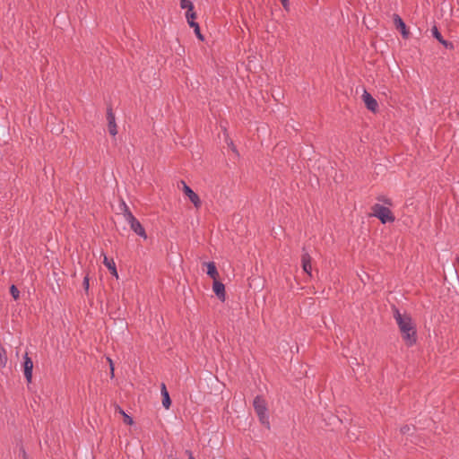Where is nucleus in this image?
<instances>
[{
  "mask_svg": "<svg viewBox=\"0 0 459 459\" xmlns=\"http://www.w3.org/2000/svg\"><path fill=\"white\" fill-rule=\"evenodd\" d=\"M431 32H432L433 37L436 39H437L438 42L441 43L446 48H449V49L454 48L453 43L444 39V38L442 37L441 33L439 32L438 29L436 26H434L431 29Z\"/></svg>",
  "mask_w": 459,
  "mask_h": 459,
  "instance_id": "nucleus-9",
  "label": "nucleus"
},
{
  "mask_svg": "<svg viewBox=\"0 0 459 459\" xmlns=\"http://www.w3.org/2000/svg\"><path fill=\"white\" fill-rule=\"evenodd\" d=\"M407 430H410V428H406V429H402V432H405V431H407Z\"/></svg>",
  "mask_w": 459,
  "mask_h": 459,
  "instance_id": "nucleus-26",
  "label": "nucleus"
},
{
  "mask_svg": "<svg viewBox=\"0 0 459 459\" xmlns=\"http://www.w3.org/2000/svg\"><path fill=\"white\" fill-rule=\"evenodd\" d=\"M394 318L399 325L403 340L408 345H412L416 342V330L411 316L395 310Z\"/></svg>",
  "mask_w": 459,
  "mask_h": 459,
  "instance_id": "nucleus-1",
  "label": "nucleus"
},
{
  "mask_svg": "<svg viewBox=\"0 0 459 459\" xmlns=\"http://www.w3.org/2000/svg\"><path fill=\"white\" fill-rule=\"evenodd\" d=\"M407 430H410V428H406V429H402V432H405V431H407Z\"/></svg>",
  "mask_w": 459,
  "mask_h": 459,
  "instance_id": "nucleus-28",
  "label": "nucleus"
},
{
  "mask_svg": "<svg viewBox=\"0 0 459 459\" xmlns=\"http://www.w3.org/2000/svg\"><path fill=\"white\" fill-rule=\"evenodd\" d=\"M254 408L259 417L261 423L268 427L269 418L267 414V405L265 401L260 396L255 397L254 400Z\"/></svg>",
  "mask_w": 459,
  "mask_h": 459,
  "instance_id": "nucleus-3",
  "label": "nucleus"
},
{
  "mask_svg": "<svg viewBox=\"0 0 459 459\" xmlns=\"http://www.w3.org/2000/svg\"><path fill=\"white\" fill-rule=\"evenodd\" d=\"M281 4L283 6V8L286 10V11H289L290 9V3H289V0H281Z\"/></svg>",
  "mask_w": 459,
  "mask_h": 459,
  "instance_id": "nucleus-22",
  "label": "nucleus"
},
{
  "mask_svg": "<svg viewBox=\"0 0 459 459\" xmlns=\"http://www.w3.org/2000/svg\"><path fill=\"white\" fill-rule=\"evenodd\" d=\"M160 393L162 395V405L168 410L170 407L171 401L165 384L161 385Z\"/></svg>",
  "mask_w": 459,
  "mask_h": 459,
  "instance_id": "nucleus-12",
  "label": "nucleus"
},
{
  "mask_svg": "<svg viewBox=\"0 0 459 459\" xmlns=\"http://www.w3.org/2000/svg\"><path fill=\"white\" fill-rule=\"evenodd\" d=\"M10 292H11V295L13 296V298L14 299H17L19 298V293L20 292H19L18 289L14 285L11 286Z\"/></svg>",
  "mask_w": 459,
  "mask_h": 459,
  "instance_id": "nucleus-20",
  "label": "nucleus"
},
{
  "mask_svg": "<svg viewBox=\"0 0 459 459\" xmlns=\"http://www.w3.org/2000/svg\"><path fill=\"white\" fill-rule=\"evenodd\" d=\"M212 290L216 294V296L221 300H225V287L224 284L219 281L218 280L213 281Z\"/></svg>",
  "mask_w": 459,
  "mask_h": 459,
  "instance_id": "nucleus-10",
  "label": "nucleus"
},
{
  "mask_svg": "<svg viewBox=\"0 0 459 459\" xmlns=\"http://www.w3.org/2000/svg\"><path fill=\"white\" fill-rule=\"evenodd\" d=\"M108 363H109L110 369H111L112 368H114L112 359H109V358H108Z\"/></svg>",
  "mask_w": 459,
  "mask_h": 459,
  "instance_id": "nucleus-24",
  "label": "nucleus"
},
{
  "mask_svg": "<svg viewBox=\"0 0 459 459\" xmlns=\"http://www.w3.org/2000/svg\"><path fill=\"white\" fill-rule=\"evenodd\" d=\"M204 265L207 267V274L213 279V281L217 280L219 277V273L216 269L215 264L213 262L204 263Z\"/></svg>",
  "mask_w": 459,
  "mask_h": 459,
  "instance_id": "nucleus-14",
  "label": "nucleus"
},
{
  "mask_svg": "<svg viewBox=\"0 0 459 459\" xmlns=\"http://www.w3.org/2000/svg\"><path fill=\"white\" fill-rule=\"evenodd\" d=\"M23 367H24V376H25L26 379L28 380V382H30L31 377H32L33 362L28 357V355H26L24 357Z\"/></svg>",
  "mask_w": 459,
  "mask_h": 459,
  "instance_id": "nucleus-11",
  "label": "nucleus"
},
{
  "mask_svg": "<svg viewBox=\"0 0 459 459\" xmlns=\"http://www.w3.org/2000/svg\"><path fill=\"white\" fill-rule=\"evenodd\" d=\"M180 7L182 9H186V18L187 19V15L190 13H195L194 12V4L192 1L190 0H180Z\"/></svg>",
  "mask_w": 459,
  "mask_h": 459,
  "instance_id": "nucleus-17",
  "label": "nucleus"
},
{
  "mask_svg": "<svg viewBox=\"0 0 459 459\" xmlns=\"http://www.w3.org/2000/svg\"><path fill=\"white\" fill-rule=\"evenodd\" d=\"M110 374H111V376H112V377L114 376V368H112L110 369Z\"/></svg>",
  "mask_w": 459,
  "mask_h": 459,
  "instance_id": "nucleus-25",
  "label": "nucleus"
},
{
  "mask_svg": "<svg viewBox=\"0 0 459 459\" xmlns=\"http://www.w3.org/2000/svg\"><path fill=\"white\" fill-rule=\"evenodd\" d=\"M124 217L126 222L130 225L132 230H134L137 235L147 238L146 232L140 223V221L133 215V213L129 211L128 207L124 204Z\"/></svg>",
  "mask_w": 459,
  "mask_h": 459,
  "instance_id": "nucleus-2",
  "label": "nucleus"
},
{
  "mask_svg": "<svg viewBox=\"0 0 459 459\" xmlns=\"http://www.w3.org/2000/svg\"><path fill=\"white\" fill-rule=\"evenodd\" d=\"M7 358L5 354V351L4 349H0V365L4 366L6 364Z\"/></svg>",
  "mask_w": 459,
  "mask_h": 459,
  "instance_id": "nucleus-19",
  "label": "nucleus"
},
{
  "mask_svg": "<svg viewBox=\"0 0 459 459\" xmlns=\"http://www.w3.org/2000/svg\"><path fill=\"white\" fill-rule=\"evenodd\" d=\"M182 191L189 198L190 202L195 205V208L201 206V200L197 194H195L184 181H181Z\"/></svg>",
  "mask_w": 459,
  "mask_h": 459,
  "instance_id": "nucleus-5",
  "label": "nucleus"
},
{
  "mask_svg": "<svg viewBox=\"0 0 459 459\" xmlns=\"http://www.w3.org/2000/svg\"><path fill=\"white\" fill-rule=\"evenodd\" d=\"M407 430H410V428H406V429H402V432H405V431H407Z\"/></svg>",
  "mask_w": 459,
  "mask_h": 459,
  "instance_id": "nucleus-27",
  "label": "nucleus"
},
{
  "mask_svg": "<svg viewBox=\"0 0 459 459\" xmlns=\"http://www.w3.org/2000/svg\"><path fill=\"white\" fill-rule=\"evenodd\" d=\"M372 215L378 218L382 223L394 221V216L392 212L383 205L377 204L372 207Z\"/></svg>",
  "mask_w": 459,
  "mask_h": 459,
  "instance_id": "nucleus-4",
  "label": "nucleus"
},
{
  "mask_svg": "<svg viewBox=\"0 0 459 459\" xmlns=\"http://www.w3.org/2000/svg\"><path fill=\"white\" fill-rule=\"evenodd\" d=\"M228 146L230 148V150L237 155V156H239L238 154V152L235 146V144L233 143L232 141H229L228 142Z\"/></svg>",
  "mask_w": 459,
  "mask_h": 459,
  "instance_id": "nucleus-21",
  "label": "nucleus"
},
{
  "mask_svg": "<svg viewBox=\"0 0 459 459\" xmlns=\"http://www.w3.org/2000/svg\"><path fill=\"white\" fill-rule=\"evenodd\" d=\"M117 411L123 416L124 422L128 425H132L134 423L132 418L128 416L120 407H117Z\"/></svg>",
  "mask_w": 459,
  "mask_h": 459,
  "instance_id": "nucleus-18",
  "label": "nucleus"
},
{
  "mask_svg": "<svg viewBox=\"0 0 459 459\" xmlns=\"http://www.w3.org/2000/svg\"><path fill=\"white\" fill-rule=\"evenodd\" d=\"M189 459H195V458L192 456V455H191V454H190V455H189Z\"/></svg>",
  "mask_w": 459,
  "mask_h": 459,
  "instance_id": "nucleus-29",
  "label": "nucleus"
},
{
  "mask_svg": "<svg viewBox=\"0 0 459 459\" xmlns=\"http://www.w3.org/2000/svg\"><path fill=\"white\" fill-rule=\"evenodd\" d=\"M108 130L112 136H115L117 134V124L115 117H108Z\"/></svg>",
  "mask_w": 459,
  "mask_h": 459,
  "instance_id": "nucleus-16",
  "label": "nucleus"
},
{
  "mask_svg": "<svg viewBox=\"0 0 459 459\" xmlns=\"http://www.w3.org/2000/svg\"><path fill=\"white\" fill-rule=\"evenodd\" d=\"M394 22L396 29L400 30L403 38L407 39L409 37V31L407 30L406 24L398 14H394Z\"/></svg>",
  "mask_w": 459,
  "mask_h": 459,
  "instance_id": "nucleus-7",
  "label": "nucleus"
},
{
  "mask_svg": "<svg viewBox=\"0 0 459 459\" xmlns=\"http://www.w3.org/2000/svg\"><path fill=\"white\" fill-rule=\"evenodd\" d=\"M362 100L369 111H371V112L377 111V107H378L377 101L367 91H364V92L362 94Z\"/></svg>",
  "mask_w": 459,
  "mask_h": 459,
  "instance_id": "nucleus-6",
  "label": "nucleus"
},
{
  "mask_svg": "<svg viewBox=\"0 0 459 459\" xmlns=\"http://www.w3.org/2000/svg\"><path fill=\"white\" fill-rule=\"evenodd\" d=\"M195 17H196L195 13H190L187 15V20H186L187 23L191 28L194 29L196 37L199 39L204 40V37L200 31V27H199L198 23L195 22Z\"/></svg>",
  "mask_w": 459,
  "mask_h": 459,
  "instance_id": "nucleus-8",
  "label": "nucleus"
},
{
  "mask_svg": "<svg viewBox=\"0 0 459 459\" xmlns=\"http://www.w3.org/2000/svg\"><path fill=\"white\" fill-rule=\"evenodd\" d=\"M302 268L305 273L310 274L311 273V257L308 254H304L302 255Z\"/></svg>",
  "mask_w": 459,
  "mask_h": 459,
  "instance_id": "nucleus-15",
  "label": "nucleus"
},
{
  "mask_svg": "<svg viewBox=\"0 0 459 459\" xmlns=\"http://www.w3.org/2000/svg\"><path fill=\"white\" fill-rule=\"evenodd\" d=\"M103 264L108 267L112 275H114L116 278H118V273L113 259H108L105 255H103Z\"/></svg>",
  "mask_w": 459,
  "mask_h": 459,
  "instance_id": "nucleus-13",
  "label": "nucleus"
},
{
  "mask_svg": "<svg viewBox=\"0 0 459 459\" xmlns=\"http://www.w3.org/2000/svg\"><path fill=\"white\" fill-rule=\"evenodd\" d=\"M83 286H84V289L87 290L89 289V278L88 276H85L84 277V280H83Z\"/></svg>",
  "mask_w": 459,
  "mask_h": 459,
  "instance_id": "nucleus-23",
  "label": "nucleus"
}]
</instances>
